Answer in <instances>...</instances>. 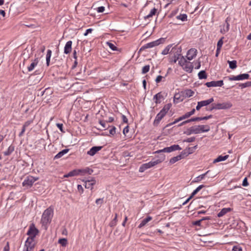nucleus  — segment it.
<instances>
[{
	"label": "nucleus",
	"instance_id": "f03ea898",
	"mask_svg": "<svg viewBox=\"0 0 251 251\" xmlns=\"http://www.w3.org/2000/svg\"><path fill=\"white\" fill-rule=\"evenodd\" d=\"M172 106L171 103L165 104L160 111L157 114L154 122L153 125L157 126L161 120L165 117L168 111L170 110Z\"/></svg>",
	"mask_w": 251,
	"mask_h": 251
},
{
	"label": "nucleus",
	"instance_id": "2f4dec72",
	"mask_svg": "<svg viewBox=\"0 0 251 251\" xmlns=\"http://www.w3.org/2000/svg\"><path fill=\"white\" fill-rule=\"evenodd\" d=\"M181 159H182L181 156L180 155V154H179L176 156L172 157L170 160V163L171 164H174Z\"/></svg>",
	"mask_w": 251,
	"mask_h": 251
},
{
	"label": "nucleus",
	"instance_id": "c756f323",
	"mask_svg": "<svg viewBox=\"0 0 251 251\" xmlns=\"http://www.w3.org/2000/svg\"><path fill=\"white\" fill-rule=\"evenodd\" d=\"M210 172V171H207L205 173L195 178V182H199L203 179L204 177Z\"/></svg>",
	"mask_w": 251,
	"mask_h": 251
},
{
	"label": "nucleus",
	"instance_id": "052dcab7",
	"mask_svg": "<svg viewBox=\"0 0 251 251\" xmlns=\"http://www.w3.org/2000/svg\"><path fill=\"white\" fill-rule=\"evenodd\" d=\"M201 222L202 221L201 220L196 221L193 222V225H195V226H201Z\"/></svg>",
	"mask_w": 251,
	"mask_h": 251
},
{
	"label": "nucleus",
	"instance_id": "0e129e2a",
	"mask_svg": "<svg viewBox=\"0 0 251 251\" xmlns=\"http://www.w3.org/2000/svg\"><path fill=\"white\" fill-rule=\"evenodd\" d=\"M129 131V126H126L123 130V133L126 135Z\"/></svg>",
	"mask_w": 251,
	"mask_h": 251
},
{
	"label": "nucleus",
	"instance_id": "e433bc0d",
	"mask_svg": "<svg viewBox=\"0 0 251 251\" xmlns=\"http://www.w3.org/2000/svg\"><path fill=\"white\" fill-rule=\"evenodd\" d=\"M14 150V147L11 146L8 148L7 151L3 152V154L4 155H6V156L9 155Z\"/></svg>",
	"mask_w": 251,
	"mask_h": 251
},
{
	"label": "nucleus",
	"instance_id": "a18cd8bd",
	"mask_svg": "<svg viewBox=\"0 0 251 251\" xmlns=\"http://www.w3.org/2000/svg\"><path fill=\"white\" fill-rule=\"evenodd\" d=\"M239 86L241 88H244L246 87H251V81H248L245 83H241L239 85Z\"/></svg>",
	"mask_w": 251,
	"mask_h": 251
},
{
	"label": "nucleus",
	"instance_id": "2eb2a0df",
	"mask_svg": "<svg viewBox=\"0 0 251 251\" xmlns=\"http://www.w3.org/2000/svg\"><path fill=\"white\" fill-rule=\"evenodd\" d=\"M85 182V188L87 189H90L91 190H92L93 189V186L96 184V181L94 178L92 177L90 179L86 180Z\"/></svg>",
	"mask_w": 251,
	"mask_h": 251
},
{
	"label": "nucleus",
	"instance_id": "b1692460",
	"mask_svg": "<svg viewBox=\"0 0 251 251\" xmlns=\"http://www.w3.org/2000/svg\"><path fill=\"white\" fill-rule=\"evenodd\" d=\"M214 101V99L213 98H211L208 100H202L201 101H199L200 103L201 104V107L204 106H206L211 103H212Z\"/></svg>",
	"mask_w": 251,
	"mask_h": 251
},
{
	"label": "nucleus",
	"instance_id": "f257e3e1",
	"mask_svg": "<svg viewBox=\"0 0 251 251\" xmlns=\"http://www.w3.org/2000/svg\"><path fill=\"white\" fill-rule=\"evenodd\" d=\"M53 215V210L51 207L48 208L43 212L41 218V223L42 226H44L46 229L47 228L48 225L51 222Z\"/></svg>",
	"mask_w": 251,
	"mask_h": 251
},
{
	"label": "nucleus",
	"instance_id": "4c0bfd02",
	"mask_svg": "<svg viewBox=\"0 0 251 251\" xmlns=\"http://www.w3.org/2000/svg\"><path fill=\"white\" fill-rule=\"evenodd\" d=\"M171 152L173 151L180 150L181 148L178 145H174L170 147Z\"/></svg>",
	"mask_w": 251,
	"mask_h": 251
},
{
	"label": "nucleus",
	"instance_id": "bf43d9fd",
	"mask_svg": "<svg viewBox=\"0 0 251 251\" xmlns=\"http://www.w3.org/2000/svg\"><path fill=\"white\" fill-rule=\"evenodd\" d=\"M57 127L60 130V131L62 132H64V131L63 130V124H59L57 123L56 124Z\"/></svg>",
	"mask_w": 251,
	"mask_h": 251
},
{
	"label": "nucleus",
	"instance_id": "412c9836",
	"mask_svg": "<svg viewBox=\"0 0 251 251\" xmlns=\"http://www.w3.org/2000/svg\"><path fill=\"white\" fill-rule=\"evenodd\" d=\"M232 209L230 208H224L220 212L218 213L217 216L218 217H221L226 214L227 213L230 212Z\"/></svg>",
	"mask_w": 251,
	"mask_h": 251
},
{
	"label": "nucleus",
	"instance_id": "37998d69",
	"mask_svg": "<svg viewBox=\"0 0 251 251\" xmlns=\"http://www.w3.org/2000/svg\"><path fill=\"white\" fill-rule=\"evenodd\" d=\"M58 243L60 244L63 247H65L67 244V239L66 238L59 239Z\"/></svg>",
	"mask_w": 251,
	"mask_h": 251
},
{
	"label": "nucleus",
	"instance_id": "49530a36",
	"mask_svg": "<svg viewBox=\"0 0 251 251\" xmlns=\"http://www.w3.org/2000/svg\"><path fill=\"white\" fill-rule=\"evenodd\" d=\"M150 66L149 65L144 66L142 70V73L145 74L148 73L150 70Z\"/></svg>",
	"mask_w": 251,
	"mask_h": 251
},
{
	"label": "nucleus",
	"instance_id": "6e6d98bb",
	"mask_svg": "<svg viewBox=\"0 0 251 251\" xmlns=\"http://www.w3.org/2000/svg\"><path fill=\"white\" fill-rule=\"evenodd\" d=\"M233 251H242V248L239 246H235L232 248Z\"/></svg>",
	"mask_w": 251,
	"mask_h": 251
},
{
	"label": "nucleus",
	"instance_id": "680f3d73",
	"mask_svg": "<svg viewBox=\"0 0 251 251\" xmlns=\"http://www.w3.org/2000/svg\"><path fill=\"white\" fill-rule=\"evenodd\" d=\"M105 8L104 6H100L97 8V12L99 13H102L104 11Z\"/></svg>",
	"mask_w": 251,
	"mask_h": 251
},
{
	"label": "nucleus",
	"instance_id": "f704fd0d",
	"mask_svg": "<svg viewBox=\"0 0 251 251\" xmlns=\"http://www.w3.org/2000/svg\"><path fill=\"white\" fill-rule=\"evenodd\" d=\"M184 95L187 97H190L193 95L194 92L191 89H187L184 92Z\"/></svg>",
	"mask_w": 251,
	"mask_h": 251
},
{
	"label": "nucleus",
	"instance_id": "c03bdc74",
	"mask_svg": "<svg viewBox=\"0 0 251 251\" xmlns=\"http://www.w3.org/2000/svg\"><path fill=\"white\" fill-rule=\"evenodd\" d=\"M224 39V37H222L218 42L217 45V48L219 50V49H221L223 45V39Z\"/></svg>",
	"mask_w": 251,
	"mask_h": 251
},
{
	"label": "nucleus",
	"instance_id": "72a5a7b5",
	"mask_svg": "<svg viewBox=\"0 0 251 251\" xmlns=\"http://www.w3.org/2000/svg\"><path fill=\"white\" fill-rule=\"evenodd\" d=\"M99 123L102 127L101 130L106 129V128L109 127V126H107L106 124L107 123V122L106 121L103 120H99Z\"/></svg>",
	"mask_w": 251,
	"mask_h": 251
},
{
	"label": "nucleus",
	"instance_id": "09e8293b",
	"mask_svg": "<svg viewBox=\"0 0 251 251\" xmlns=\"http://www.w3.org/2000/svg\"><path fill=\"white\" fill-rule=\"evenodd\" d=\"M189 154H190V152H188L186 149H185L181 152L180 155L181 156L182 158H183L187 156Z\"/></svg>",
	"mask_w": 251,
	"mask_h": 251
},
{
	"label": "nucleus",
	"instance_id": "69168bd1",
	"mask_svg": "<svg viewBox=\"0 0 251 251\" xmlns=\"http://www.w3.org/2000/svg\"><path fill=\"white\" fill-rule=\"evenodd\" d=\"M190 121H191V122H194V121H201V117L192 118L191 119H190Z\"/></svg>",
	"mask_w": 251,
	"mask_h": 251
},
{
	"label": "nucleus",
	"instance_id": "4d7b16f0",
	"mask_svg": "<svg viewBox=\"0 0 251 251\" xmlns=\"http://www.w3.org/2000/svg\"><path fill=\"white\" fill-rule=\"evenodd\" d=\"M191 116L189 112L186 113L184 115H182L181 117L182 120H184L185 119L188 118Z\"/></svg>",
	"mask_w": 251,
	"mask_h": 251
},
{
	"label": "nucleus",
	"instance_id": "ddd939ff",
	"mask_svg": "<svg viewBox=\"0 0 251 251\" xmlns=\"http://www.w3.org/2000/svg\"><path fill=\"white\" fill-rule=\"evenodd\" d=\"M224 85L223 80L212 81L207 82L205 83V85L208 87H221Z\"/></svg>",
	"mask_w": 251,
	"mask_h": 251
},
{
	"label": "nucleus",
	"instance_id": "79ce46f5",
	"mask_svg": "<svg viewBox=\"0 0 251 251\" xmlns=\"http://www.w3.org/2000/svg\"><path fill=\"white\" fill-rule=\"evenodd\" d=\"M117 216L118 215L117 213L115 214V217L113 220L110 222L109 225L111 227L114 226L116 225L117 222Z\"/></svg>",
	"mask_w": 251,
	"mask_h": 251
},
{
	"label": "nucleus",
	"instance_id": "7ed1b4c3",
	"mask_svg": "<svg viewBox=\"0 0 251 251\" xmlns=\"http://www.w3.org/2000/svg\"><path fill=\"white\" fill-rule=\"evenodd\" d=\"M165 159V156L164 154H161L159 159L155 160H151V161L142 164L139 168L140 172H143L146 170L149 169L153 166H154L164 161Z\"/></svg>",
	"mask_w": 251,
	"mask_h": 251
},
{
	"label": "nucleus",
	"instance_id": "c9c22d12",
	"mask_svg": "<svg viewBox=\"0 0 251 251\" xmlns=\"http://www.w3.org/2000/svg\"><path fill=\"white\" fill-rule=\"evenodd\" d=\"M185 134H187V135H191L192 134H195V130L194 126H192L190 127V128H188L187 130L184 132Z\"/></svg>",
	"mask_w": 251,
	"mask_h": 251
},
{
	"label": "nucleus",
	"instance_id": "e2e57ef3",
	"mask_svg": "<svg viewBox=\"0 0 251 251\" xmlns=\"http://www.w3.org/2000/svg\"><path fill=\"white\" fill-rule=\"evenodd\" d=\"M248 185H249V183L248 182L247 178L245 177L243 181L242 185L243 186H247Z\"/></svg>",
	"mask_w": 251,
	"mask_h": 251
},
{
	"label": "nucleus",
	"instance_id": "8fccbe9b",
	"mask_svg": "<svg viewBox=\"0 0 251 251\" xmlns=\"http://www.w3.org/2000/svg\"><path fill=\"white\" fill-rule=\"evenodd\" d=\"M171 152L170 147L165 148L162 150H158V151H156L155 152L159 153V152Z\"/></svg>",
	"mask_w": 251,
	"mask_h": 251
},
{
	"label": "nucleus",
	"instance_id": "ea45409f",
	"mask_svg": "<svg viewBox=\"0 0 251 251\" xmlns=\"http://www.w3.org/2000/svg\"><path fill=\"white\" fill-rule=\"evenodd\" d=\"M187 16L186 14H180L177 16H176V19L178 20H180L182 21H187Z\"/></svg>",
	"mask_w": 251,
	"mask_h": 251
},
{
	"label": "nucleus",
	"instance_id": "473e14b6",
	"mask_svg": "<svg viewBox=\"0 0 251 251\" xmlns=\"http://www.w3.org/2000/svg\"><path fill=\"white\" fill-rule=\"evenodd\" d=\"M198 76L199 79H205L207 78V75L205 71H201L198 74Z\"/></svg>",
	"mask_w": 251,
	"mask_h": 251
},
{
	"label": "nucleus",
	"instance_id": "3c124183",
	"mask_svg": "<svg viewBox=\"0 0 251 251\" xmlns=\"http://www.w3.org/2000/svg\"><path fill=\"white\" fill-rule=\"evenodd\" d=\"M197 148V146H194L193 147L191 148H188L186 149V150L188 151V152H190V154L192 153L195 149Z\"/></svg>",
	"mask_w": 251,
	"mask_h": 251
},
{
	"label": "nucleus",
	"instance_id": "58836bf2",
	"mask_svg": "<svg viewBox=\"0 0 251 251\" xmlns=\"http://www.w3.org/2000/svg\"><path fill=\"white\" fill-rule=\"evenodd\" d=\"M172 45H169L167 46L162 51V54L163 55H166L169 52V50L172 47Z\"/></svg>",
	"mask_w": 251,
	"mask_h": 251
},
{
	"label": "nucleus",
	"instance_id": "a878e982",
	"mask_svg": "<svg viewBox=\"0 0 251 251\" xmlns=\"http://www.w3.org/2000/svg\"><path fill=\"white\" fill-rule=\"evenodd\" d=\"M162 98H163V96L160 92L156 94L153 97V100H155V102L156 104L160 103V100Z\"/></svg>",
	"mask_w": 251,
	"mask_h": 251
},
{
	"label": "nucleus",
	"instance_id": "aec40b11",
	"mask_svg": "<svg viewBox=\"0 0 251 251\" xmlns=\"http://www.w3.org/2000/svg\"><path fill=\"white\" fill-rule=\"evenodd\" d=\"M81 171L80 170H74L70 172L69 173L65 175L64 177H68L78 175L79 173Z\"/></svg>",
	"mask_w": 251,
	"mask_h": 251
},
{
	"label": "nucleus",
	"instance_id": "4be33fe9",
	"mask_svg": "<svg viewBox=\"0 0 251 251\" xmlns=\"http://www.w3.org/2000/svg\"><path fill=\"white\" fill-rule=\"evenodd\" d=\"M152 219V218L150 216H148L146 218L143 219L140 225L138 226V227L141 228L145 226L149 221Z\"/></svg>",
	"mask_w": 251,
	"mask_h": 251
},
{
	"label": "nucleus",
	"instance_id": "f3484780",
	"mask_svg": "<svg viewBox=\"0 0 251 251\" xmlns=\"http://www.w3.org/2000/svg\"><path fill=\"white\" fill-rule=\"evenodd\" d=\"M229 24L228 23V18H227L225 21V24L223 25V27L221 28L220 32L222 34H225L229 29Z\"/></svg>",
	"mask_w": 251,
	"mask_h": 251
},
{
	"label": "nucleus",
	"instance_id": "5fc2aeb1",
	"mask_svg": "<svg viewBox=\"0 0 251 251\" xmlns=\"http://www.w3.org/2000/svg\"><path fill=\"white\" fill-rule=\"evenodd\" d=\"M195 137H192L190 138H188L185 140H184V142H188V143H191L193 142L195 140Z\"/></svg>",
	"mask_w": 251,
	"mask_h": 251
},
{
	"label": "nucleus",
	"instance_id": "393cba45",
	"mask_svg": "<svg viewBox=\"0 0 251 251\" xmlns=\"http://www.w3.org/2000/svg\"><path fill=\"white\" fill-rule=\"evenodd\" d=\"M69 149H64L62 151L58 152L54 157L55 159H58L61 157L65 154L67 153L69 151Z\"/></svg>",
	"mask_w": 251,
	"mask_h": 251
},
{
	"label": "nucleus",
	"instance_id": "a19ab883",
	"mask_svg": "<svg viewBox=\"0 0 251 251\" xmlns=\"http://www.w3.org/2000/svg\"><path fill=\"white\" fill-rule=\"evenodd\" d=\"M106 44L112 50H118V48L112 43L110 42H107Z\"/></svg>",
	"mask_w": 251,
	"mask_h": 251
},
{
	"label": "nucleus",
	"instance_id": "9b49d317",
	"mask_svg": "<svg viewBox=\"0 0 251 251\" xmlns=\"http://www.w3.org/2000/svg\"><path fill=\"white\" fill-rule=\"evenodd\" d=\"M172 51L174 52V62L175 63H176L178 59L180 60V57L182 56H181V48L180 47H174L172 49Z\"/></svg>",
	"mask_w": 251,
	"mask_h": 251
},
{
	"label": "nucleus",
	"instance_id": "4468645a",
	"mask_svg": "<svg viewBox=\"0 0 251 251\" xmlns=\"http://www.w3.org/2000/svg\"><path fill=\"white\" fill-rule=\"evenodd\" d=\"M197 53V50L195 49H190L187 53L186 58L188 60H192L196 57Z\"/></svg>",
	"mask_w": 251,
	"mask_h": 251
},
{
	"label": "nucleus",
	"instance_id": "9d476101",
	"mask_svg": "<svg viewBox=\"0 0 251 251\" xmlns=\"http://www.w3.org/2000/svg\"><path fill=\"white\" fill-rule=\"evenodd\" d=\"M37 179L38 178H36L32 176H28L23 182V185L27 187H30Z\"/></svg>",
	"mask_w": 251,
	"mask_h": 251
},
{
	"label": "nucleus",
	"instance_id": "13d9d810",
	"mask_svg": "<svg viewBox=\"0 0 251 251\" xmlns=\"http://www.w3.org/2000/svg\"><path fill=\"white\" fill-rule=\"evenodd\" d=\"M103 198L98 199L96 201V203L97 204H101L103 203Z\"/></svg>",
	"mask_w": 251,
	"mask_h": 251
},
{
	"label": "nucleus",
	"instance_id": "f8f14e48",
	"mask_svg": "<svg viewBox=\"0 0 251 251\" xmlns=\"http://www.w3.org/2000/svg\"><path fill=\"white\" fill-rule=\"evenodd\" d=\"M250 75L248 74H240L237 76L232 75L230 77H229V80L230 81L233 80H241L244 79H249Z\"/></svg>",
	"mask_w": 251,
	"mask_h": 251
},
{
	"label": "nucleus",
	"instance_id": "0eeeda50",
	"mask_svg": "<svg viewBox=\"0 0 251 251\" xmlns=\"http://www.w3.org/2000/svg\"><path fill=\"white\" fill-rule=\"evenodd\" d=\"M232 106V104L230 102H226L222 103L213 104L212 107L210 109V110L213 109H227L231 108Z\"/></svg>",
	"mask_w": 251,
	"mask_h": 251
},
{
	"label": "nucleus",
	"instance_id": "603ef678",
	"mask_svg": "<svg viewBox=\"0 0 251 251\" xmlns=\"http://www.w3.org/2000/svg\"><path fill=\"white\" fill-rule=\"evenodd\" d=\"M163 79H165V77H163L161 75H158L155 79V82L156 83H158L160 82Z\"/></svg>",
	"mask_w": 251,
	"mask_h": 251
},
{
	"label": "nucleus",
	"instance_id": "a211bd4d",
	"mask_svg": "<svg viewBox=\"0 0 251 251\" xmlns=\"http://www.w3.org/2000/svg\"><path fill=\"white\" fill-rule=\"evenodd\" d=\"M38 63L39 59L38 58H36L34 60H32V62L30 65L27 67L28 71L31 72L33 71L35 69V67L37 65Z\"/></svg>",
	"mask_w": 251,
	"mask_h": 251
},
{
	"label": "nucleus",
	"instance_id": "774afa93",
	"mask_svg": "<svg viewBox=\"0 0 251 251\" xmlns=\"http://www.w3.org/2000/svg\"><path fill=\"white\" fill-rule=\"evenodd\" d=\"M9 251V243L7 242L6 245L3 248V251Z\"/></svg>",
	"mask_w": 251,
	"mask_h": 251
},
{
	"label": "nucleus",
	"instance_id": "cd10ccee",
	"mask_svg": "<svg viewBox=\"0 0 251 251\" xmlns=\"http://www.w3.org/2000/svg\"><path fill=\"white\" fill-rule=\"evenodd\" d=\"M52 51L50 50H47V53L46 55V64L47 66H49L50 63V59L51 57Z\"/></svg>",
	"mask_w": 251,
	"mask_h": 251
},
{
	"label": "nucleus",
	"instance_id": "39448f33",
	"mask_svg": "<svg viewBox=\"0 0 251 251\" xmlns=\"http://www.w3.org/2000/svg\"><path fill=\"white\" fill-rule=\"evenodd\" d=\"M165 41V38H161L156 41L147 43L141 47V48L140 49V50H144L145 49H149V48H151L154 47L158 46L159 45H160L161 44L164 43Z\"/></svg>",
	"mask_w": 251,
	"mask_h": 251
},
{
	"label": "nucleus",
	"instance_id": "c85d7f7f",
	"mask_svg": "<svg viewBox=\"0 0 251 251\" xmlns=\"http://www.w3.org/2000/svg\"><path fill=\"white\" fill-rule=\"evenodd\" d=\"M157 12V9L155 8H153L151 10L149 15L145 16V19H149L151 17H152L153 15H155Z\"/></svg>",
	"mask_w": 251,
	"mask_h": 251
},
{
	"label": "nucleus",
	"instance_id": "338daca9",
	"mask_svg": "<svg viewBox=\"0 0 251 251\" xmlns=\"http://www.w3.org/2000/svg\"><path fill=\"white\" fill-rule=\"evenodd\" d=\"M122 120H123V121L124 123H127L128 120H127V118L126 117V116H125L124 115H122Z\"/></svg>",
	"mask_w": 251,
	"mask_h": 251
},
{
	"label": "nucleus",
	"instance_id": "864d4df0",
	"mask_svg": "<svg viewBox=\"0 0 251 251\" xmlns=\"http://www.w3.org/2000/svg\"><path fill=\"white\" fill-rule=\"evenodd\" d=\"M116 127L114 126H112L111 129L109 130V133L112 135H114L116 134Z\"/></svg>",
	"mask_w": 251,
	"mask_h": 251
},
{
	"label": "nucleus",
	"instance_id": "de8ad7c7",
	"mask_svg": "<svg viewBox=\"0 0 251 251\" xmlns=\"http://www.w3.org/2000/svg\"><path fill=\"white\" fill-rule=\"evenodd\" d=\"M81 171L80 173H88L89 175H91L93 173V170L89 169L88 168H87L85 169L81 170Z\"/></svg>",
	"mask_w": 251,
	"mask_h": 251
},
{
	"label": "nucleus",
	"instance_id": "20e7f679",
	"mask_svg": "<svg viewBox=\"0 0 251 251\" xmlns=\"http://www.w3.org/2000/svg\"><path fill=\"white\" fill-rule=\"evenodd\" d=\"M178 64L183 68V69L188 73H191L193 71L194 66L193 63L188 62L184 56H181L178 61Z\"/></svg>",
	"mask_w": 251,
	"mask_h": 251
},
{
	"label": "nucleus",
	"instance_id": "423d86ee",
	"mask_svg": "<svg viewBox=\"0 0 251 251\" xmlns=\"http://www.w3.org/2000/svg\"><path fill=\"white\" fill-rule=\"evenodd\" d=\"M35 244V239L32 238H27L25 242L23 251H33Z\"/></svg>",
	"mask_w": 251,
	"mask_h": 251
},
{
	"label": "nucleus",
	"instance_id": "1a4fd4ad",
	"mask_svg": "<svg viewBox=\"0 0 251 251\" xmlns=\"http://www.w3.org/2000/svg\"><path fill=\"white\" fill-rule=\"evenodd\" d=\"M195 134H199L201 132H208L210 130V126L208 125H198L194 126Z\"/></svg>",
	"mask_w": 251,
	"mask_h": 251
},
{
	"label": "nucleus",
	"instance_id": "6e6552de",
	"mask_svg": "<svg viewBox=\"0 0 251 251\" xmlns=\"http://www.w3.org/2000/svg\"><path fill=\"white\" fill-rule=\"evenodd\" d=\"M39 230L35 226L34 224H32L30 225L27 231L28 238H32L34 239L35 236L39 233Z\"/></svg>",
	"mask_w": 251,
	"mask_h": 251
},
{
	"label": "nucleus",
	"instance_id": "7c9ffc66",
	"mask_svg": "<svg viewBox=\"0 0 251 251\" xmlns=\"http://www.w3.org/2000/svg\"><path fill=\"white\" fill-rule=\"evenodd\" d=\"M229 68L232 70L235 69L237 67V61L236 60L228 61Z\"/></svg>",
	"mask_w": 251,
	"mask_h": 251
},
{
	"label": "nucleus",
	"instance_id": "6ab92c4d",
	"mask_svg": "<svg viewBox=\"0 0 251 251\" xmlns=\"http://www.w3.org/2000/svg\"><path fill=\"white\" fill-rule=\"evenodd\" d=\"M72 42L71 41H68L64 47V53L69 54L72 51Z\"/></svg>",
	"mask_w": 251,
	"mask_h": 251
},
{
	"label": "nucleus",
	"instance_id": "dca6fc26",
	"mask_svg": "<svg viewBox=\"0 0 251 251\" xmlns=\"http://www.w3.org/2000/svg\"><path fill=\"white\" fill-rule=\"evenodd\" d=\"M102 148V146H94L89 151H87V154L90 156L94 155L97 152L100 151Z\"/></svg>",
	"mask_w": 251,
	"mask_h": 251
},
{
	"label": "nucleus",
	"instance_id": "5701e85b",
	"mask_svg": "<svg viewBox=\"0 0 251 251\" xmlns=\"http://www.w3.org/2000/svg\"><path fill=\"white\" fill-rule=\"evenodd\" d=\"M229 157L228 155H226L225 156L220 155L217 158L214 160L213 163H216L217 162H219L222 161H225Z\"/></svg>",
	"mask_w": 251,
	"mask_h": 251
},
{
	"label": "nucleus",
	"instance_id": "bb28decb",
	"mask_svg": "<svg viewBox=\"0 0 251 251\" xmlns=\"http://www.w3.org/2000/svg\"><path fill=\"white\" fill-rule=\"evenodd\" d=\"M14 196V194L13 193H11L10 194V196L9 198L7 199V202L6 204L7 206H9L10 207H11L12 206V201L13 200V197Z\"/></svg>",
	"mask_w": 251,
	"mask_h": 251
}]
</instances>
